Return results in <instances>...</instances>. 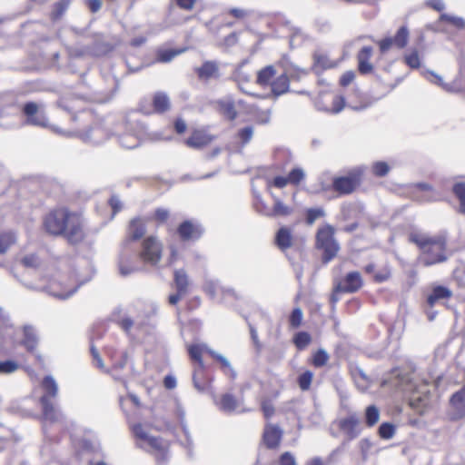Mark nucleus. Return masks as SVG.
Returning a JSON list of instances; mask_svg holds the SVG:
<instances>
[{
	"label": "nucleus",
	"instance_id": "64",
	"mask_svg": "<svg viewBox=\"0 0 465 465\" xmlns=\"http://www.w3.org/2000/svg\"><path fill=\"white\" fill-rule=\"evenodd\" d=\"M110 206L113 209V214L114 215L122 208V203L117 196H112L109 200Z\"/></svg>",
	"mask_w": 465,
	"mask_h": 465
},
{
	"label": "nucleus",
	"instance_id": "18",
	"mask_svg": "<svg viewBox=\"0 0 465 465\" xmlns=\"http://www.w3.org/2000/svg\"><path fill=\"white\" fill-rule=\"evenodd\" d=\"M282 431L278 426L267 425L263 432V441L268 449H275L279 446Z\"/></svg>",
	"mask_w": 465,
	"mask_h": 465
},
{
	"label": "nucleus",
	"instance_id": "49",
	"mask_svg": "<svg viewBox=\"0 0 465 465\" xmlns=\"http://www.w3.org/2000/svg\"><path fill=\"white\" fill-rule=\"evenodd\" d=\"M119 143L122 147L127 148V149H133L138 146V140L130 134H126L124 136H121L119 138Z\"/></svg>",
	"mask_w": 465,
	"mask_h": 465
},
{
	"label": "nucleus",
	"instance_id": "32",
	"mask_svg": "<svg viewBox=\"0 0 465 465\" xmlns=\"http://www.w3.org/2000/svg\"><path fill=\"white\" fill-rule=\"evenodd\" d=\"M20 263L28 269H37L42 265V259L36 253H28L20 259Z\"/></svg>",
	"mask_w": 465,
	"mask_h": 465
},
{
	"label": "nucleus",
	"instance_id": "54",
	"mask_svg": "<svg viewBox=\"0 0 465 465\" xmlns=\"http://www.w3.org/2000/svg\"><path fill=\"white\" fill-rule=\"evenodd\" d=\"M202 372V369L195 370L193 374V383L194 388L200 391L203 392L206 389V384L203 379H201L199 377L200 373Z\"/></svg>",
	"mask_w": 465,
	"mask_h": 465
},
{
	"label": "nucleus",
	"instance_id": "61",
	"mask_svg": "<svg viewBox=\"0 0 465 465\" xmlns=\"http://www.w3.org/2000/svg\"><path fill=\"white\" fill-rule=\"evenodd\" d=\"M354 77H355L354 72L347 71L341 75V77L340 79V84L341 86H347L354 80Z\"/></svg>",
	"mask_w": 465,
	"mask_h": 465
},
{
	"label": "nucleus",
	"instance_id": "36",
	"mask_svg": "<svg viewBox=\"0 0 465 465\" xmlns=\"http://www.w3.org/2000/svg\"><path fill=\"white\" fill-rule=\"evenodd\" d=\"M292 213V209L283 203L280 199L276 198L274 200V204L272 213L269 214L271 216H287Z\"/></svg>",
	"mask_w": 465,
	"mask_h": 465
},
{
	"label": "nucleus",
	"instance_id": "31",
	"mask_svg": "<svg viewBox=\"0 0 465 465\" xmlns=\"http://www.w3.org/2000/svg\"><path fill=\"white\" fill-rule=\"evenodd\" d=\"M365 423L368 427H373L380 420V411L375 405H369L364 412Z\"/></svg>",
	"mask_w": 465,
	"mask_h": 465
},
{
	"label": "nucleus",
	"instance_id": "16",
	"mask_svg": "<svg viewBox=\"0 0 465 465\" xmlns=\"http://www.w3.org/2000/svg\"><path fill=\"white\" fill-rule=\"evenodd\" d=\"M196 74L198 78L203 81L218 79L221 76L220 67L216 61H205L196 69Z\"/></svg>",
	"mask_w": 465,
	"mask_h": 465
},
{
	"label": "nucleus",
	"instance_id": "8",
	"mask_svg": "<svg viewBox=\"0 0 465 465\" xmlns=\"http://www.w3.org/2000/svg\"><path fill=\"white\" fill-rule=\"evenodd\" d=\"M139 257L145 263L156 265L162 257V244L155 237H147L142 243Z\"/></svg>",
	"mask_w": 465,
	"mask_h": 465
},
{
	"label": "nucleus",
	"instance_id": "63",
	"mask_svg": "<svg viewBox=\"0 0 465 465\" xmlns=\"http://www.w3.org/2000/svg\"><path fill=\"white\" fill-rule=\"evenodd\" d=\"M196 0H176V5L183 10L191 11L193 9Z\"/></svg>",
	"mask_w": 465,
	"mask_h": 465
},
{
	"label": "nucleus",
	"instance_id": "29",
	"mask_svg": "<svg viewBox=\"0 0 465 465\" xmlns=\"http://www.w3.org/2000/svg\"><path fill=\"white\" fill-rule=\"evenodd\" d=\"M153 104L157 113H163L170 108V99L165 93L158 92L153 96Z\"/></svg>",
	"mask_w": 465,
	"mask_h": 465
},
{
	"label": "nucleus",
	"instance_id": "5",
	"mask_svg": "<svg viewBox=\"0 0 465 465\" xmlns=\"http://www.w3.org/2000/svg\"><path fill=\"white\" fill-rule=\"evenodd\" d=\"M335 230L331 224L320 227L316 232V248L323 252L322 262H331L338 253L340 245L334 238Z\"/></svg>",
	"mask_w": 465,
	"mask_h": 465
},
{
	"label": "nucleus",
	"instance_id": "12",
	"mask_svg": "<svg viewBox=\"0 0 465 465\" xmlns=\"http://www.w3.org/2000/svg\"><path fill=\"white\" fill-rule=\"evenodd\" d=\"M213 401L218 409L227 414H232L240 411L243 402L242 400L237 399L231 392L222 394L219 399L214 396Z\"/></svg>",
	"mask_w": 465,
	"mask_h": 465
},
{
	"label": "nucleus",
	"instance_id": "55",
	"mask_svg": "<svg viewBox=\"0 0 465 465\" xmlns=\"http://www.w3.org/2000/svg\"><path fill=\"white\" fill-rule=\"evenodd\" d=\"M304 175L302 169L294 168L289 173L288 179L290 183L298 184L304 178Z\"/></svg>",
	"mask_w": 465,
	"mask_h": 465
},
{
	"label": "nucleus",
	"instance_id": "13",
	"mask_svg": "<svg viewBox=\"0 0 465 465\" xmlns=\"http://www.w3.org/2000/svg\"><path fill=\"white\" fill-rule=\"evenodd\" d=\"M111 49L110 45L104 40L101 34L94 35V43L92 45H84L81 50L75 51L76 55H102L106 54Z\"/></svg>",
	"mask_w": 465,
	"mask_h": 465
},
{
	"label": "nucleus",
	"instance_id": "37",
	"mask_svg": "<svg viewBox=\"0 0 465 465\" xmlns=\"http://www.w3.org/2000/svg\"><path fill=\"white\" fill-rule=\"evenodd\" d=\"M423 75L425 76V78L427 80L440 86L442 89H444L448 92H450L452 90L451 85L449 84H445L443 82L442 77L440 75L437 74L436 73L427 70L423 73Z\"/></svg>",
	"mask_w": 465,
	"mask_h": 465
},
{
	"label": "nucleus",
	"instance_id": "20",
	"mask_svg": "<svg viewBox=\"0 0 465 465\" xmlns=\"http://www.w3.org/2000/svg\"><path fill=\"white\" fill-rule=\"evenodd\" d=\"M275 244L282 251L285 252L292 245V232L288 227H281L275 235Z\"/></svg>",
	"mask_w": 465,
	"mask_h": 465
},
{
	"label": "nucleus",
	"instance_id": "40",
	"mask_svg": "<svg viewBox=\"0 0 465 465\" xmlns=\"http://www.w3.org/2000/svg\"><path fill=\"white\" fill-rule=\"evenodd\" d=\"M312 341V337L307 331H299L294 335L293 342L298 350H304Z\"/></svg>",
	"mask_w": 465,
	"mask_h": 465
},
{
	"label": "nucleus",
	"instance_id": "52",
	"mask_svg": "<svg viewBox=\"0 0 465 465\" xmlns=\"http://www.w3.org/2000/svg\"><path fill=\"white\" fill-rule=\"evenodd\" d=\"M247 323L249 326L250 335H251V339L252 341L253 346H254L256 351L259 353L262 349V344L259 340L257 330L248 321H247Z\"/></svg>",
	"mask_w": 465,
	"mask_h": 465
},
{
	"label": "nucleus",
	"instance_id": "15",
	"mask_svg": "<svg viewBox=\"0 0 465 465\" xmlns=\"http://www.w3.org/2000/svg\"><path fill=\"white\" fill-rule=\"evenodd\" d=\"M362 286L361 275L358 272H349L343 281L340 282L336 287V292H355Z\"/></svg>",
	"mask_w": 465,
	"mask_h": 465
},
{
	"label": "nucleus",
	"instance_id": "25",
	"mask_svg": "<svg viewBox=\"0 0 465 465\" xmlns=\"http://www.w3.org/2000/svg\"><path fill=\"white\" fill-rule=\"evenodd\" d=\"M452 296V292L444 286H436L427 298L428 304L432 307L440 300H447Z\"/></svg>",
	"mask_w": 465,
	"mask_h": 465
},
{
	"label": "nucleus",
	"instance_id": "33",
	"mask_svg": "<svg viewBox=\"0 0 465 465\" xmlns=\"http://www.w3.org/2000/svg\"><path fill=\"white\" fill-rule=\"evenodd\" d=\"M275 74V69L272 65H267L258 72L257 84L260 85H266L270 84L272 78Z\"/></svg>",
	"mask_w": 465,
	"mask_h": 465
},
{
	"label": "nucleus",
	"instance_id": "10",
	"mask_svg": "<svg viewBox=\"0 0 465 465\" xmlns=\"http://www.w3.org/2000/svg\"><path fill=\"white\" fill-rule=\"evenodd\" d=\"M430 401V393L427 385H423L421 390L413 391L409 398L411 408L419 414H423L427 411Z\"/></svg>",
	"mask_w": 465,
	"mask_h": 465
},
{
	"label": "nucleus",
	"instance_id": "59",
	"mask_svg": "<svg viewBox=\"0 0 465 465\" xmlns=\"http://www.w3.org/2000/svg\"><path fill=\"white\" fill-rule=\"evenodd\" d=\"M208 353L213 358L215 359L216 361H218L221 364H222V367L226 371L228 370L230 367H232L230 361L222 354L213 351V350H209L208 351Z\"/></svg>",
	"mask_w": 465,
	"mask_h": 465
},
{
	"label": "nucleus",
	"instance_id": "11",
	"mask_svg": "<svg viewBox=\"0 0 465 465\" xmlns=\"http://www.w3.org/2000/svg\"><path fill=\"white\" fill-rule=\"evenodd\" d=\"M450 419L451 420H460L465 418V384L450 399Z\"/></svg>",
	"mask_w": 465,
	"mask_h": 465
},
{
	"label": "nucleus",
	"instance_id": "38",
	"mask_svg": "<svg viewBox=\"0 0 465 465\" xmlns=\"http://www.w3.org/2000/svg\"><path fill=\"white\" fill-rule=\"evenodd\" d=\"M183 52V50H178V49L159 50L157 52L156 59L158 62H161V63H169L175 56L182 54Z\"/></svg>",
	"mask_w": 465,
	"mask_h": 465
},
{
	"label": "nucleus",
	"instance_id": "47",
	"mask_svg": "<svg viewBox=\"0 0 465 465\" xmlns=\"http://www.w3.org/2000/svg\"><path fill=\"white\" fill-rule=\"evenodd\" d=\"M329 360V355L327 351L323 349H319L313 355L312 364L315 367H322L324 366Z\"/></svg>",
	"mask_w": 465,
	"mask_h": 465
},
{
	"label": "nucleus",
	"instance_id": "19",
	"mask_svg": "<svg viewBox=\"0 0 465 465\" xmlns=\"http://www.w3.org/2000/svg\"><path fill=\"white\" fill-rule=\"evenodd\" d=\"M24 337L21 344L26 349L27 351L35 353L38 345V335L35 328L31 325H25L23 328Z\"/></svg>",
	"mask_w": 465,
	"mask_h": 465
},
{
	"label": "nucleus",
	"instance_id": "43",
	"mask_svg": "<svg viewBox=\"0 0 465 465\" xmlns=\"http://www.w3.org/2000/svg\"><path fill=\"white\" fill-rule=\"evenodd\" d=\"M396 432L395 426L391 422H383L380 425L378 433L379 436L383 440L391 439Z\"/></svg>",
	"mask_w": 465,
	"mask_h": 465
},
{
	"label": "nucleus",
	"instance_id": "7",
	"mask_svg": "<svg viewBox=\"0 0 465 465\" xmlns=\"http://www.w3.org/2000/svg\"><path fill=\"white\" fill-rule=\"evenodd\" d=\"M280 64L283 68V73L271 84L272 92L276 96L288 92L290 86L289 76H293L298 72V68L292 64L287 57H283Z\"/></svg>",
	"mask_w": 465,
	"mask_h": 465
},
{
	"label": "nucleus",
	"instance_id": "1",
	"mask_svg": "<svg viewBox=\"0 0 465 465\" xmlns=\"http://www.w3.org/2000/svg\"><path fill=\"white\" fill-rule=\"evenodd\" d=\"M45 231L53 235H64L72 243L83 239L82 223L79 215L65 208H59L49 213L45 220Z\"/></svg>",
	"mask_w": 465,
	"mask_h": 465
},
{
	"label": "nucleus",
	"instance_id": "53",
	"mask_svg": "<svg viewBox=\"0 0 465 465\" xmlns=\"http://www.w3.org/2000/svg\"><path fill=\"white\" fill-rule=\"evenodd\" d=\"M302 311L300 308H294L290 316V324L292 328H298L302 321Z\"/></svg>",
	"mask_w": 465,
	"mask_h": 465
},
{
	"label": "nucleus",
	"instance_id": "34",
	"mask_svg": "<svg viewBox=\"0 0 465 465\" xmlns=\"http://www.w3.org/2000/svg\"><path fill=\"white\" fill-rule=\"evenodd\" d=\"M208 351L210 349H208L205 345H200V344H193L188 348V352L192 360L197 361L199 363L200 369H203V363L202 360V352L203 351Z\"/></svg>",
	"mask_w": 465,
	"mask_h": 465
},
{
	"label": "nucleus",
	"instance_id": "3",
	"mask_svg": "<svg viewBox=\"0 0 465 465\" xmlns=\"http://www.w3.org/2000/svg\"><path fill=\"white\" fill-rule=\"evenodd\" d=\"M132 430L138 442L137 445L152 451L158 465H165L168 461V443L162 438L151 436L141 423L134 424Z\"/></svg>",
	"mask_w": 465,
	"mask_h": 465
},
{
	"label": "nucleus",
	"instance_id": "22",
	"mask_svg": "<svg viewBox=\"0 0 465 465\" xmlns=\"http://www.w3.org/2000/svg\"><path fill=\"white\" fill-rule=\"evenodd\" d=\"M146 232L145 223L141 218L133 219L128 227V237L136 241L141 239Z\"/></svg>",
	"mask_w": 465,
	"mask_h": 465
},
{
	"label": "nucleus",
	"instance_id": "21",
	"mask_svg": "<svg viewBox=\"0 0 465 465\" xmlns=\"http://www.w3.org/2000/svg\"><path fill=\"white\" fill-rule=\"evenodd\" d=\"M372 54V47L364 46L359 52L358 58V69L361 74H367L372 71V64L369 63V60Z\"/></svg>",
	"mask_w": 465,
	"mask_h": 465
},
{
	"label": "nucleus",
	"instance_id": "50",
	"mask_svg": "<svg viewBox=\"0 0 465 465\" xmlns=\"http://www.w3.org/2000/svg\"><path fill=\"white\" fill-rule=\"evenodd\" d=\"M346 106L345 98L343 95H336L332 100V107L331 108V114H339Z\"/></svg>",
	"mask_w": 465,
	"mask_h": 465
},
{
	"label": "nucleus",
	"instance_id": "9",
	"mask_svg": "<svg viewBox=\"0 0 465 465\" xmlns=\"http://www.w3.org/2000/svg\"><path fill=\"white\" fill-rule=\"evenodd\" d=\"M22 112L26 117V124L40 127L47 126L48 119L45 114L42 105L35 102H27L24 104Z\"/></svg>",
	"mask_w": 465,
	"mask_h": 465
},
{
	"label": "nucleus",
	"instance_id": "42",
	"mask_svg": "<svg viewBox=\"0 0 465 465\" xmlns=\"http://www.w3.org/2000/svg\"><path fill=\"white\" fill-rule=\"evenodd\" d=\"M351 375L358 387H361L362 390L367 388L369 378L364 373L362 369L359 367L354 368L353 370H351Z\"/></svg>",
	"mask_w": 465,
	"mask_h": 465
},
{
	"label": "nucleus",
	"instance_id": "46",
	"mask_svg": "<svg viewBox=\"0 0 465 465\" xmlns=\"http://www.w3.org/2000/svg\"><path fill=\"white\" fill-rule=\"evenodd\" d=\"M313 373L311 371H305L299 375L297 382L300 389L303 391H308L311 387Z\"/></svg>",
	"mask_w": 465,
	"mask_h": 465
},
{
	"label": "nucleus",
	"instance_id": "56",
	"mask_svg": "<svg viewBox=\"0 0 465 465\" xmlns=\"http://www.w3.org/2000/svg\"><path fill=\"white\" fill-rule=\"evenodd\" d=\"M253 135V128L252 126H246L238 132V137L241 139L242 143L244 145L248 143Z\"/></svg>",
	"mask_w": 465,
	"mask_h": 465
},
{
	"label": "nucleus",
	"instance_id": "57",
	"mask_svg": "<svg viewBox=\"0 0 465 465\" xmlns=\"http://www.w3.org/2000/svg\"><path fill=\"white\" fill-rule=\"evenodd\" d=\"M91 354L93 356L94 364L103 371H108V369L105 368L103 359L101 358L97 349L94 346L91 347Z\"/></svg>",
	"mask_w": 465,
	"mask_h": 465
},
{
	"label": "nucleus",
	"instance_id": "27",
	"mask_svg": "<svg viewBox=\"0 0 465 465\" xmlns=\"http://www.w3.org/2000/svg\"><path fill=\"white\" fill-rule=\"evenodd\" d=\"M173 281H174V285H175L176 291L179 293H183L186 295L188 292V287L190 285V282H189V278H188L185 271L183 269L175 270Z\"/></svg>",
	"mask_w": 465,
	"mask_h": 465
},
{
	"label": "nucleus",
	"instance_id": "62",
	"mask_svg": "<svg viewBox=\"0 0 465 465\" xmlns=\"http://www.w3.org/2000/svg\"><path fill=\"white\" fill-rule=\"evenodd\" d=\"M280 465H296V461L290 452H284L280 458Z\"/></svg>",
	"mask_w": 465,
	"mask_h": 465
},
{
	"label": "nucleus",
	"instance_id": "48",
	"mask_svg": "<svg viewBox=\"0 0 465 465\" xmlns=\"http://www.w3.org/2000/svg\"><path fill=\"white\" fill-rule=\"evenodd\" d=\"M69 6V1L68 0H61L57 2L54 6V11L52 13V18L53 19H58L60 18L65 10Z\"/></svg>",
	"mask_w": 465,
	"mask_h": 465
},
{
	"label": "nucleus",
	"instance_id": "44",
	"mask_svg": "<svg viewBox=\"0 0 465 465\" xmlns=\"http://www.w3.org/2000/svg\"><path fill=\"white\" fill-rule=\"evenodd\" d=\"M324 216L325 211L322 207L310 208L306 211V223L312 225L317 219Z\"/></svg>",
	"mask_w": 465,
	"mask_h": 465
},
{
	"label": "nucleus",
	"instance_id": "28",
	"mask_svg": "<svg viewBox=\"0 0 465 465\" xmlns=\"http://www.w3.org/2000/svg\"><path fill=\"white\" fill-rule=\"evenodd\" d=\"M131 255L129 253H121L118 260V269L122 276H128L139 269L130 264Z\"/></svg>",
	"mask_w": 465,
	"mask_h": 465
},
{
	"label": "nucleus",
	"instance_id": "24",
	"mask_svg": "<svg viewBox=\"0 0 465 465\" xmlns=\"http://www.w3.org/2000/svg\"><path fill=\"white\" fill-rule=\"evenodd\" d=\"M219 111L227 119L232 121L237 116V112L234 105V101L232 97H225L217 102Z\"/></svg>",
	"mask_w": 465,
	"mask_h": 465
},
{
	"label": "nucleus",
	"instance_id": "14",
	"mask_svg": "<svg viewBox=\"0 0 465 465\" xmlns=\"http://www.w3.org/2000/svg\"><path fill=\"white\" fill-rule=\"evenodd\" d=\"M339 428L346 435L347 440L356 439L361 432L360 420L356 414L340 420Z\"/></svg>",
	"mask_w": 465,
	"mask_h": 465
},
{
	"label": "nucleus",
	"instance_id": "17",
	"mask_svg": "<svg viewBox=\"0 0 465 465\" xmlns=\"http://www.w3.org/2000/svg\"><path fill=\"white\" fill-rule=\"evenodd\" d=\"M108 138L107 132L99 124L92 126L90 129L81 134V139L84 143L99 144Z\"/></svg>",
	"mask_w": 465,
	"mask_h": 465
},
{
	"label": "nucleus",
	"instance_id": "35",
	"mask_svg": "<svg viewBox=\"0 0 465 465\" xmlns=\"http://www.w3.org/2000/svg\"><path fill=\"white\" fill-rule=\"evenodd\" d=\"M452 192L460 202L459 212L465 214V183H456L452 187Z\"/></svg>",
	"mask_w": 465,
	"mask_h": 465
},
{
	"label": "nucleus",
	"instance_id": "41",
	"mask_svg": "<svg viewBox=\"0 0 465 465\" xmlns=\"http://www.w3.org/2000/svg\"><path fill=\"white\" fill-rule=\"evenodd\" d=\"M20 364L14 360L0 361V375H8L15 372Z\"/></svg>",
	"mask_w": 465,
	"mask_h": 465
},
{
	"label": "nucleus",
	"instance_id": "51",
	"mask_svg": "<svg viewBox=\"0 0 465 465\" xmlns=\"http://www.w3.org/2000/svg\"><path fill=\"white\" fill-rule=\"evenodd\" d=\"M405 63L412 69H417L420 65L418 52L415 50L404 57Z\"/></svg>",
	"mask_w": 465,
	"mask_h": 465
},
{
	"label": "nucleus",
	"instance_id": "2",
	"mask_svg": "<svg viewBox=\"0 0 465 465\" xmlns=\"http://www.w3.org/2000/svg\"><path fill=\"white\" fill-rule=\"evenodd\" d=\"M410 241L418 245L425 256L422 262L426 266H430L447 260L445 250L447 245L446 237L444 235H437L430 237L421 232H411Z\"/></svg>",
	"mask_w": 465,
	"mask_h": 465
},
{
	"label": "nucleus",
	"instance_id": "39",
	"mask_svg": "<svg viewBox=\"0 0 465 465\" xmlns=\"http://www.w3.org/2000/svg\"><path fill=\"white\" fill-rule=\"evenodd\" d=\"M394 45L398 48H403L406 46L409 39V30L406 26H401L396 33L395 36L392 37Z\"/></svg>",
	"mask_w": 465,
	"mask_h": 465
},
{
	"label": "nucleus",
	"instance_id": "26",
	"mask_svg": "<svg viewBox=\"0 0 465 465\" xmlns=\"http://www.w3.org/2000/svg\"><path fill=\"white\" fill-rule=\"evenodd\" d=\"M178 233L183 240L187 241L192 238L200 237L201 231L199 230L198 227H195L190 221H185L179 225Z\"/></svg>",
	"mask_w": 465,
	"mask_h": 465
},
{
	"label": "nucleus",
	"instance_id": "6",
	"mask_svg": "<svg viewBox=\"0 0 465 465\" xmlns=\"http://www.w3.org/2000/svg\"><path fill=\"white\" fill-rule=\"evenodd\" d=\"M362 172L360 168L353 169L344 176H336L332 179V189L339 195H348L352 193L361 184Z\"/></svg>",
	"mask_w": 465,
	"mask_h": 465
},
{
	"label": "nucleus",
	"instance_id": "45",
	"mask_svg": "<svg viewBox=\"0 0 465 465\" xmlns=\"http://www.w3.org/2000/svg\"><path fill=\"white\" fill-rule=\"evenodd\" d=\"M15 242V235L13 232L0 234V254L5 252Z\"/></svg>",
	"mask_w": 465,
	"mask_h": 465
},
{
	"label": "nucleus",
	"instance_id": "60",
	"mask_svg": "<svg viewBox=\"0 0 465 465\" xmlns=\"http://www.w3.org/2000/svg\"><path fill=\"white\" fill-rule=\"evenodd\" d=\"M228 14L232 16L235 17L236 19H243L250 15V12L245 9L233 7L228 10Z\"/></svg>",
	"mask_w": 465,
	"mask_h": 465
},
{
	"label": "nucleus",
	"instance_id": "58",
	"mask_svg": "<svg viewBox=\"0 0 465 465\" xmlns=\"http://www.w3.org/2000/svg\"><path fill=\"white\" fill-rule=\"evenodd\" d=\"M390 167L385 162H377L373 164V173L376 176L382 177L389 173Z\"/></svg>",
	"mask_w": 465,
	"mask_h": 465
},
{
	"label": "nucleus",
	"instance_id": "23",
	"mask_svg": "<svg viewBox=\"0 0 465 465\" xmlns=\"http://www.w3.org/2000/svg\"><path fill=\"white\" fill-rule=\"evenodd\" d=\"M212 141V137L204 132L195 131L186 140V144L192 148H202Z\"/></svg>",
	"mask_w": 465,
	"mask_h": 465
},
{
	"label": "nucleus",
	"instance_id": "30",
	"mask_svg": "<svg viewBox=\"0 0 465 465\" xmlns=\"http://www.w3.org/2000/svg\"><path fill=\"white\" fill-rule=\"evenodd\" d=\"M14 328L10 322L9 315L0 307V335L2 340L13 333Z\"/></svg>",
	"mask_w": 465,
	"mask_h": 465
},
{
	"label": "nucleus",
	"instance_id": "4",
	"mask_svg": "<svg viewBox=\"0 0 465 465\" xmlns=\"http://www.w3.org/2000/svg\"><path fill=\"white\" fill-rule=\"evenodd\" d=\"M44 394L40 397L43 418L51 423L59 422L63 420V413L55 406L54 400L58 395V385L51 376H45L41 383Z\"/></svg>",
	"mask_w": 465,
	"mask_h": 465
}]
</instances>
